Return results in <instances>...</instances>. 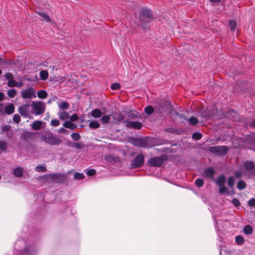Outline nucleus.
Returning <instances> with one entry per match:
<instances>
[{"label": "nucleus", "instance_id": "4", "mask_svg": "<svg viewBox=\"0 0 255 255\" xmlns=\"http://www.w3.org/2000/svg\"><path fill=\"white\" fill-rule=\"evenodd\" d=\"M45 176L50 178L53 182L58 183H64L67 179V175L62 173L48 174Z\"/></svg>", "mask_w": 255, "mask_h": 255}, {"label": "nucleus", "instance_id": "8", "mask_svg": "<svg viewBox=\"0 0 255 255\" xmlns=\"http://www.w3.org/2000/svg\"><path fill=\"white\" fill-rule=\"evenodd\" d=\"M31 106L36 115L42 114L45 111V105L42 102H35L33 101Z\"/></svg>", "mask_w": 255, "mask_h": 255}, {"label": "nucleus", "instance_id": "5", "mask_svg": "<svg viewBox=\"0 0 255 255\" xmlns=\"http://www.w3.org/2000/svg\"><path fill=\"white\" fill-rule=\"evenodd\" d=\"M226 182L225 176L222 174L219 176L216 180V184L219 187V192L220 194L227 193L230 194L228 188L225 186Z\"/></svg>", "mask_w": 255, "mask_h": 255}, {"label": "nucleus", "instance_id": "20", "mask_svg": "<svg viewBox=\"0 0 255 255\" xmlns=\"http://www.w3.org/2000/svg\"><path fill=\"white\" fill-rule=\"evenodd\" d=\"M14 175L17 177H20L23 175V168L22 167H16L13 171Z\"/></svg>", "mask_w": 255, "mask_h": 255}, {"label": "nucleus", "instance_id": "39", "mask_svg": "<svg viewBox=\"0 0 255 255\" xmlns=\"http://www.w3.org/2000/svg\"><path fill=\"white\" fill-rule=\"evenodd\" d=\"M85 176L83 173H75L74 174V178L77 180L82 179L84 178Z\"/></svg>", "mask_w": 255, "mask_h": 255}, {"label": "nucleus", "instance_id": "35", "mask_svg": "<svg viewBox=\"0 0 255 255\" xmlns=\"http://www.w3.org/2000/svg\"><path fill=\"white\" fill-rule=\"evenodd\" d=\"M236 241L239 245H242L244 242V238L241 236H238L236 237Z\"/></svg>", "mask_w": 255, "mask_h": 255}, {"label": "nucleus", "instance_id": "25", "mask_svg": "<svg viewBox=\"0 0 255 255\" xmlns=\"http://www.w3.org/2000/svg\"><path fill=\"white\" fill-rule=\"evenodd\" d=\"M237 188L240 190L245 189L247 187L246 183L243 180H240L237 183Z\"/></svg>", "mask_w": 255, "mask_h": 255}, {"label": "nucleus", "instance_id": "45", "mask_svg": "<svg viewBox=\"0 0 255 255\" xmlns=\"http://www.w3.org/2000/svg\"><path fill=\"white\" fill-rule=\"evenodd\" d=\"M110 119V116L106 115V116H103L101 120L104 123L108 124L109 123Z\"/></svg>", "mask_w": 255, "mask_h": 255}, {"label": "nucleus", "instance_id": "49", "mask_svg": "<svg viewBox=\"0 0 255 255\" xmlns=\"http://www.w3.org/2000/svg\"><path fill=\"white\" fill-rule=\"evenodd\" d=\"M232 203L236 207H238L240 205V201L236 198H234L232 201Z\"/></svg>", "mask_w": 255, "mask_h": 255}, {"label": "nucleus", "instance_id": "21", "mask_svg": "<svg viewBox=\"0 0 255 255\" xmlns=\"http://www.w3.org/2000/svg\"><path fill=\"white\" fill-rule=\"evenodd\" d=\"M58 114L59 115V118L62 121H64L69 119V118L68 113L66 112H59Z\"/></svg>", "mask_w": 255, "mask_h": 255}, {"label": "nucleus", "instance_id": "18", "mask_svg": "<svg viewBox=\"0 0 255 255\" xmlns=\"http://www.w3.org/2000/svg\"><path fill=\"white\" fill-rule=\"evenodd\" d=\"M214 170L211 168L206 169L204 173V176L207 178H212L214 176Z\"/></svg>", "mask_w": 255, "mask_h": 255}, {"label": "nucleus", "instance_id": "57", "mask_svg": "<svg viewBox=\"0 0 255 255\" xmlns=\"http://www.w3.org/2000/svg\"><path fill=\"white\" fill-rule=\"evenodd\" d=\"M23 85V83L21 81V82H19L17 83L16 82V85H15V86L18 88H20V87H21Z\"/></svg>", "mask_w": 255, "mask_h": 255}, {"label": "nucleus", "instance_id": "41", "mask_svg": "<svg viewBox=\"0 0 255 255\" xmlns=\"http://www.w3.org/2000/svg\"><path fill=\"white\" fill-rule=\"evenodd\" d=\"M144 111L147 114L150 115L153 113V108L151 106H149L144 109Z\"/></svg>", "mask_w": 255, "mask_h": 255}, {"label": "nucleus", "instance_id": "3", "mask_svg": "<svg viewBox=\"0 0 255 255\" xmlns=\"http://www.w3.org/2000/svg\"><path fill=\"white\" fill-rule=\"evenodd\" d=\"M229 150V147L225 145L210 146L208 148V150L210 152L217 156H221L226 155L228 153Z\"/></svg>", "mask_w": 255, "mask_h": 255}, {"label": "nucleus", "instance_id": "46", "mask_svg": "<svg viewBox=\"0 0 255 255\" xmlns=\"http://www.w3.org/2000/svg\"><path fill=\"white\" fill-rule=\"evenodd\" d=\"M13 121L16 124L19 123L20 121V116L17 114L14 115L13 116Z\"/></svg>", "mask_w": 255, "mask_h": 255}, {"label": "nucleus", "instance_id": "16", "mask_svg": "<svg viewBox=\"0 0 255 255\" xmlns=\"http://www.w3.org/2000/svg\"><path fill=\"white\" fill-rule=\"evenodd\" d=\"M14 112V106L12 104H8V105L5 107L4 113L7 115H10Z\"/></svg>", "mask_w": 255, "mask_h": 255}, {"label": "nucleus", "instance_id": "27", "mask_svg": "<svg viewBox=\"0 0 255 255\" xmlns=\"http://www.w3.org/2000/svg\"><path fill=\"white\" fill-rule=\"evenodd\" d=\"M252 227L250 225L246 226L244 228V232L246 235H250L253 233Z\"/></svg>", "mask_w": 255, "mask_h": 255}, {"label": "nucleus", "instance_id": "59", "mask_svg": "<svg viewBox=\"0 0 255 255\" xmlns=\"http://www.w3.org/2000/svg\"><path fill=\"white\" fill-rule=\"evenodd\" d=\"M4 95L2 92H0V101H1L4 99Z\"/></svg>", "mask_w": 255, "mask_h": 255}, {"label": "nucleus", "instance_id": "26", "mask_svg": "<svg viewBox=\"0 0 255 255\" xmlns=\"http://www.w3.org/2000/svg\"><path fill=\"white\" fill-rule=\"evenodd\" d=\"M39 75L41 80H46L48 78V73L46 70H42L40 71Z\"/></svg>", "mask_w": 255, "mask_h": 255}, {"label": "nucleus", "instance_id": "12", "mask_svg": "<svg viewBox=\"0 0 255 255\" xmlns=\"http://www.w3.org/2000/svg\"><path fill=\"white\" fill-rule=\"evenodd\" d=\"M246 144L247 148L255 151V135L248 137L246 140Z\"/></svg>", "mask_w": 255, "mask_h": 255}, {"label": "nucleus", "instance_id": "61", "mask_svg": "<svg viewBox=\"0 0 255 255\" xmlns=\"http://www.w3.org/2000/svg\"><path fill=\"white\" fill-rule=\"evenodd\" d=\"M210 1L213 2H220L221 0H210Z\"/></svg>", "mask_w": 255, "mask_h": 255}, {"label": "nucleus", "instance_id": "1", "mask_svg": "<svg viewBox=\"0 0 255 255\" xmlns=\"http://www.w3.org/2000/svg\"><path fill=\"white\" fill-rule=\"evenodd\" d=\"M40 138L42 141L52 146L59 145L62 142L61 138L55 135L50 130L43 131L41 133Z\"/></svg>", "mask_w": 255, "mask_h": 255}, {"label": "nucleus", "instance_id": "56", "mask_svg": "<svg viewBox=\"0 0 255 255\" xmlns=\"http://www.w3.org/2000/svg\"><path fill=\"white\" fill-rule=\"evenodd\" d=\"M113 159V157L111 155H108L105 157V160L107 161H111Z\"/></svg>", "mask_w": 255, "mask_h": 255}, {"label": "nucleus", "instance_id": "6", "mask_svg": "<svg viewBox=\"0 0 255 255\" xmlns=\"http://www.w3.org/2000/svg\"><path fill=\"white\" fill-rule=\"evenodd\" d=\"M165 156L164 155H162L160 156L152 157L147 161V163L151 166L159 167L163 163L165 159Z\"/></svg>", "mask_w": 255, "mask_h": 255}, {"label": "nucleus", "instance_id": "31", "mask_svg": "<svg viewBox=\"0 0 255 255\" xmlns=\"http://www.w3.org/2000/svg\"><path fill=\"white\" fill-rule=\"evenodd\" d=\"M229 26L231 30H232V31H234L237 26L236 21L234 20H231L229 21Z\"/></svg>", "mask_w": 255, "mask_h": 255}, {"label": "nucleus", "instance_id": "19", "mask_svg": "<svg viewBox=\"0 0 255 255\" xmlns=\"http://www.w3.org/2000/svg\"><path fill=\"white\" fill-rule=\"evenodd\" d=\"M246 169L248 170H251L255 168V164L252 161H247L244 164Z\"/></svg>", "mask_w": 255, "mask_h": 255}, {"label": "nucleus", "instance_id": "53", "mask_svg": "<svg viewBox=\"0 0 255 255\" xmlns=\"http://www.w3.org/2000/svg\"><path fill=\"white\" fill-rule=\"evenodd\" d=\"M248 205L251 207L255 206V199L252 198L248 202Z\"/></svg>", "mask_w": 255, "mask_h": 255}, {"label": "nucleus", "instance_id": "42", "mask_svg": "<svg viewBox=\"0 0 255 255\" xmlns=\"http://www.w3.org/2000/svg\"><path fill=\"white\" fill-rule=\"evenodd\" d=\"M71 137L73 138L74 140L77 141L80 139L81 136L78 133H73L71 135Z\"/></svg>", "mask_w": 255, "mask_h": 255}, {"label": "nucleus", "instance_id": "24", "mask_svg": "<svg viewBox=\"0 0 255 255\" xmlns=\"http://www.w3.org/2000/svg\"><path fill=\"white\" fill-rule=\"evenodd\" d=\"M37 96L40 99H44L47 97V94L44 90H39L37 92Z\"/></svg>", "mask_w": 255, "mask_h": 255}, {"label": "nucleus", "instance_id": "60", "mask_svg": "<svg viewBox=\"0 0 255 255\" xmlns=\"http://www.w3.org/2000/svg\"><path fill=\"white\" fill-rule=\"evenodd\" d=\"M251 128H255V119L250 124Z\"/></svg>", "mask_w": 255, "mask_h": 255}, {"label": "nucleus", "instance_id": "47", "mask_svg": "<svg viewBox=\"0 0 255 255\" xmlns=\"http://www.w3.org/2000/svg\"><path fill=\"white\" fill-rule=\"evenodd\" d=\"M73 146L77 149H82L84 147V145L82 143L76 142Z\"/></svg>", "mask_w": 255, "mask_h": 255}, {"label": "nucleus", "instance_id": "14", "mask_svg": "<svg viewBox=\"0 0 255 255\" xmlns=\"http://www.w3.org/2000/svg\"><path fill=\"white\" fill-rule=\"evenodd\" d=\"M29 106V104L24 105L19 107L18 112L19 114L23 117L27 116V107Z\"/></svg>", "mask_w": 255, "mask_h": 255}, {"label": "nucleus", "instance_id": "11", "mask_svg": "<svg viewBox=\"0 0 255 255\" xmlns=\"http://www.w3.org/2000/svg\"><path fill=\"white\" fill-rule=\"evenodd\" d=\"M126 124V126L128 128H132L134 129H140L142 125L139 122H133L129 120H126L124 122Z\"/></svg>", "mask_w": 255, "mask_h": 255}, {"label": "nucleus", "instance_id": "22", "mask_svg": "<svg viewBox=\"0 0 255 255\" xmlns=\"http://www.w3.org/2000/svg\"><path fill=\"white\" fill-rule=\"evenodd\" d=\"M91 115L94 118H100L102 116V112L100 110L96 109L92 111Z\"/></svg>", "mask_w": 255, "mask_h": 255}, {"label": "nucleus", "instance_id": "15", "mask_svg": "<svg viewBox=\"0 0 255 255\" xmlns=\"http://www.w3.org/2000/svg\"><path fill=\"white\" fill-rule=\"evenodd\" d=\"M63 126L67 128H70L72 130H74L77 128V125L76 124L72 123L71 121H66L63 124Z\"/></svg>", "mask_w": 255, "mask_h": 255}, {"label": "nucleus", "instance_id": "54", "mask_svg": "<svg viewBox=\"0 0 255 255\" xmlns=\"http://www.w3.org/2000/svg\"><path fill=\"white\" fill-rule=\"evenodd\" d=\"M4 109H5V106H4L3 104L0 103V114H4Z\"/></svg>", "mask_w": 255, "mask_h": 255}, {"label": "nucleus", "instance_id": "33", "mask_svg": "<svg viewBox=\"0 0 255 255\" xmlns=\"http://www.w3.org/2000/svg\"><path fill=\"white\" fill-rule=\"evenodd\" d=\"M89 127L92 128H97L100 127V124L96 121H92L89 123Z\"/></svg>", "mask_w": 255, "mask_h": 255}, {"label": "nucleus", "instance_id": "52", "mask_svg": "<svg viewBox=\"0 0 255 255\" xmlns=\"http://www.w3.org/2000/svg\"><path fill=\"white\" fill-rule=\"evenodd\" d=\"M243 173L241 170L236 171L235 172V176L237 178H240L242 176Z\"/></svg>", "mask_w": 255, "mask_h": 255}, {"label": "nucleus", "instance_id": "37", "mask_svg": "<svg viewBox=\"0 0 255 255\" xmlns=\"http://www.w3.org/2000/svg\"><path fill=\"white\" fill-rule=\"evenodd\" d=\"M7 148V144L4 141H0V150L4 151Z\"/></svg>", "mask_w": 255, "mask_h": 255}, {"label": "nucleus", "instance_id": "23", "mask_svg": "<svg viewBox=\"0 0 255 255\" xmlns=\"http://www.w3.org/2000/svg\"><path fill=\"white\" fill-rule=\"evenodd\" d=\"M34 135L32 132H25L23 133L22 135V137L23 139L25 140H29L33 138Z\"/></svg>", "mask_w": 255, "mask_h": 255}, {"label": "nucleus", "instance_id": "43", "mask_svg": "<svg viewBox=\"0 0 255 255\" xmlns=\"http://www.w3.org/2000/svg\"><path fill=\"white\" fill-rule=\"evenodd\" d=\"M50 124L52 127H57L60 125V122L57 119H52Z\"/></svg>", "mask_w": 255, "mask_h": 255}, {"label": "nucleus", "instance_id": "40", "mask_svg": "<svg viewBox=\"0 0 255 255\" xmlns=\"http://www.w3.org/2000/svg\"><path fill=\"white\" fill-rule=\"evenodd\" d=\"M7 85L9 87H15V85H16V82L15 80H13L12 79L10 80H8V81L7 83Z\"/></svg>", "mask_w": 255, "mask_h": 255}, {"label": "nucleus", "instance_id": "30", "mask_svg": "<svg viewBox=\"0 0 255 255\" xmlns=\"http://www.w3.org/2000/svg\"><path fill=\"white\" fill-rule=\"evenodd\" d=\"M35 171H36L37 172H45L47 170L46 167L45 166H43L41 165H37L35 168Z\"/></svg>", "mask_w": 255, "mask_h": 255}, {"label": "nucleus", "instance_id": "50", "mask_svg": "<svg viewBox=\"0 0 255 255\" xmlns=\"http://www.w3.org/2000/svg\"><path fill=\"white\" fill-rule=\"evenodd\" d=\"M87 174L89 176H93L96 174V171L94 169H89L86 172Z\"/></svg>", "mask_w": 255, "mask_h": 255}, {"label": "nucleus", "instance_id": "38", "mask_svg": "<svg viewBox=\"0 0 255 255\" xmlns=\"http://www.w3.org/2000/svg\"><path fill=\"white\" fill-rule=\"evenodd\" d=\"M121 87V85L119 83H115L111 85V88L113 90H117L120 89Z\"/></svg>", "mask_w": 255, "mask_h": 255}, {"label": "nucleus", "instance_id": "10", "mask_svg": "<svg viewBox=\"0 0 255 255\" xmlns=\"http://www.w3.org/2000/svg\"><path fill=\"white\" fill-rule=\"evenodd\" d=\"M21 97L24 99L36 98L35 91L32 88H28L21 91Z\"/></svg>", "mask_w": 255, "mask_h": 255}, {"label": "nucleus", "instance_id": "9", "mask_svg": "<svg viewBox=\"0 0 255 255\" xmlns=\"http://www.w3.org/2000/svg\"><path fill=\"white\" fill-rule=\"evenodd\" d=\"M217 113V108L215 105L212 106L211 108H208L206 110H202L200 113L201 117L203 118L207 119L212 117Z\"/></svg>", "mask_w": 255, "mask_h": 255}, {"label": "nucleus", "instance_id": "44", "mask_svg": "<svg viewBox=\"0 0 255 255\" xmlns=\"http://www.w3.org/2000/svg\"><path fill=\"white\" fill-rule=\"evenodd\" d=\"M202 137V134L199 132H194L192 134V138L196 140H199Z\"/></svg>", "mask_w": 255, "mask_h": 255}, {"label": "nucleus", "instance_id": "32", "mask_svg": "<svg viewBox=\"0 0 255 255\" xmlns=\"http://www.w3.org/2000/svg\"><path fill=\"white\" fill-rule=\"evenodd\" d=\"M188 121L192 126H195L197 125L199 122L198 119L194 117H191V118H190L188 120Z\"/></svg>", "mask_w": 255, "mask_h": 255}, {"label": "nucleus", "instance_id": "28", "mask_svg": "<svg viewBox=\"0 0 255 255\" xmlns=\"http://www.w3.org/2000/svg\"><path fill=\"white\" fill-rule=\"evenodd\" d=\"M60 109L62 110H66L68 109L69 104L66 102H63L58 104Z\"/></svg>", "mask_w": 255, "mask_h": 255}, {"label": "nucleus", "instance_id": "58", "mask_svg": "<svg viewBox=\"0 0 255 255\" xmlns=\"http://www.w3.org/2000/svg\"><path fill=\"white\" fill-rule=\"evenodd\" d=\"M58 131L59 133H64L66 131V129L64 128H61L58 129Z\"/></svg>", "mask_w": 255, "mask_h": 255}, {"label": "nucleus", "instance_id": "17", "mask_svg": "<svg viewBox=\"0 0 255 255\" xmlns=\"http://www.w3.org/2000/svg\"><path fill=\"white\" fill-rule=\"evenodd\" d=\"M36 13L40 16V20H44L46 22H50L51 20L50 17L47 15L45 13L42 11H37Z\"/></svg>", "mask_w": 255, "mask_h": 255}, {"label": "nucleus", "instance_id": "7", "mask_svg": "<svg viewBox=\"0 0 255 255\" xmlns=\"http://www.w3.org/2000/svg\"><path fill=\"white\" fill-rule=\"evenodd\" d=\"M144 162V156L141 154H138L131 161V166L134 169L141 167Z\"/></svg>", "mask_w": 255, "mask_h": 255}, {"label": "nucleus", "instance_id": "29", "mask_svg": "<svg viewBox=\"0 0 255 255\" xmlns=\"http://www.w3.org/2000/svg\"><path fill=\"white\" fill-rule=\"evenodd\" d=\"M228 184L229 186L233 189L235 184V179L233 176H230L228 180Z\"/></svg>", "mask_w": 255, "mask_h": 255}, {"label": "nucleus", "instance_id": "36", "mask_svg": "<svg viewBox=\"0 0 255 255\" xmlns=\"http://www.w3.org/2000/svg\"><path fill=\"white\" fill-rule=\"evenodd\" d=\"M195 184L198 187H202L204 184V181L202 179L198 178L195 180Z\"/></svg>", "mask_w": 255, "mask_h": 255}, {"label": "nucleus", "instance_id": "13", "mask_svg": "<svg viewBox=\"0 0 255 255\" xmlns=\"http://www.w3.org/2000/svg\"><path fill=\"white\" fill-rule=\"evenodd\" d=\"M43 124L45 125V123L42 121H36L32 124L31 127L34 130H39L42 128Z\"/></svg>", "mask_w": 255, "mask_h": 255}, {"label": "nucleus", "instance_id": "48", "mask_svg": "<svg viewBox=\"0 0 255 255\" xmlns=\"http://www.w3.org/2000/svg\"><path fill=\"white\" fill-rule=\"evenodd\" d=\"M4 77H5L6 79L8 80H10L13 78V74L9 72L6 73L4 75Z\"/></svg>", "mask_w": 255, "mask_h": 255}, {"label": "nucleus", "instance_id": "55", "mask_svg": "<svg viewBox=\"0 0 255 255\" xmlns=\"http://www.w3.org/2000/svg\"><path fill=\"white\" fill-rule=\"evenodd\" d=\"M10 129V126L8 125H5L1 127V129L3 132L7 131Z\"/></svg>", "mask_w": 255, "mask_h": 255}, {"label": "nucleus", "instance_id": "62", "mask_svg": "<svg viewBox=\"0 0 255 255\" xmlns=\"http://www.w3.org/2000/svg\"><path fill=\"white\" fill-rule=\"evenodd\" d=\"M2 72H1V69H0V75L1 74Z\"/></svg>", "mask_w": 255, "mask_h": 255}, {"label": "nucleus", "instance_id": "34", "mask_svg": "<svg viewBox=\"0 0 255 255\" xmlns=\"http://www.w3.org/2000/svg\"><path fill=\"white\" fill-rule=\"evenodd\" d=\"M16 90L14 89H12L8 90V91L7 92V95L9 97L12 98H13L16 95Z\"/></svg>", "mask_w": 255, "mask_h": 255}, {"label": "nucleus", "instance_id": "51", "mask_svg": "<svg viewBox=\"0 0 255 255\" xmlns=\"http://www.w3.org/2000/svg\"><path fill=\"white\" fill-rule=\"evenodd\" d=\"M71 121H76L78 119V116L76 114H73L70 118Z\"/></svg>", "mask_w": 255, "mask_h": 255}, {"label": "nucleus", "instance_id": "2", "mask_svg": "<svg viewBox=\"0 0 255 255\" xmlns=\"http://www.w3.org/2000/svg\"><path fill=\"white\" fill-rule=\"evenodd\" d=\"M153 19L152 12L150 9L142 8L140 11L139 20L141 25L149 22Z\"/></svg>", "mask_w": 255, "mask_h": 255}]
</instances>
